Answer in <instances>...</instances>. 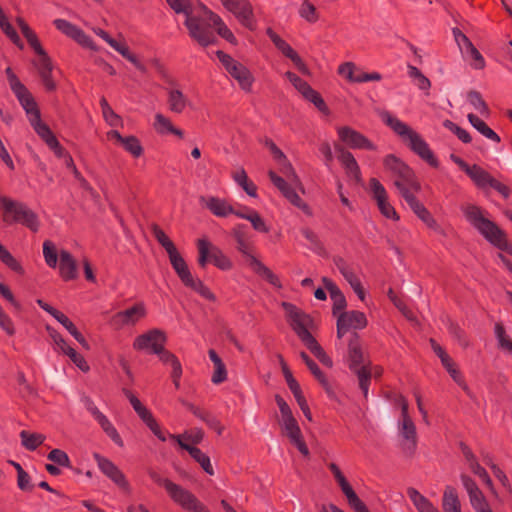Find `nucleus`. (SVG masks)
Here are the masks:
<instances>
[{
  "label": "nucleus",
  "mask_w": 512,
  "mask_h": 512,
  "mask_svg": "<svg viewBox=\"0 0 512 512\" xmlns=\"http://www.w3.org/2000/svg\"><path fill=\"white\" fill-rule=\"evenodd\" d=\"M177 14H184L185 26L189 36L201 46H209L216 41L211 30L213 27L219 36L229 43L236 44L237 40L222 18L200 2L190 0H166Z\"/></svg>",
  "instance_id": "1"
},
{
  "label": "nucleus",
  "mask_w": 512,
  "mask_h": 512,
  "mask_svg": "<svg viewBox=\"0 0 512 512\" xmlns=\"http://www.w3.org/2000/svg\"><path fill=\"white\" fill-rule=\"evenodd\" d=\"M268 147L280 173L286 178L280 177L271 170L268 173L271 182L292 205L302 210L305 214L311 215V209L297 193V189L302 190V184L290 161L273 142H269Z\"/></svg>",
  "instance_id": "2"
},
{
  "label": "nucleus",
  "mask_w": 512,
  "mask_h": 512,
  "mask_svg": "<svg viewBox=\"0 0 512 512\" xmlns=\"http://www.w3.org/2000/svg\"><path fill=\"white\" fill-rule=\"evenodd\" d=\"M461 211L466 221L491 245L512 255V244L506 233L492 220L488 213L475 204H464Z\"/></svg>",
  "instance_id": "3"
},
{
  "label": "nucleus",
  "mask_w": 512,
  "mask_h": 512,
  "mask_svg": "<svg viewBox=\"0 0 512 512\" xmlns=\"http://www.w3.org/2000/svg\"><path fill=\"white\" fill-rule=\"evenodd\" d=\"M380 118L422 160L433 167L438 166L437 158L418 132L388 111L381 112Z\"/></svg>",
  "instance_id": "4"
},
{
  "label": "nucleus",
  "mask_w": 512,
  "mask_h": 512,
  "mask_svg": "<svg viewBox=\"0 0 512 512\" xmlns=\"http://www.w3.org/2000/svg\"><path fill=\"white\" fill-rule=\"evenodd\" d=\"M347 363L349 369L357 375L359 387L367 397L372 371L369 369V360L365 357L357 335L349 341Z\"/></svg>",
  "instance_id": "5"
},
{
  "label": "nucleus",
  "mask_w": 512,
  "mask_h": 512,
  "mask_svg": "<svg viewBox=\"0 0 512 512\" xmlns=\"http://www.w3.org/2000/svg\"><path fill=\"white\" fill-rule=\"evenodd\" d=\"M151 479L162 486L170 498L183 509L189 512H210L191 492L182 486L163 478L155 472L150 473Z\"/></svg>",
  "instance_id": "6"
},
{
  "label": "nucleus",
  "mask_w": 512,
  "mask_h": 512,
  "mask_svg": "<svg viewBox=\"0 0 512 512\" xmlns=\"http://www.w3.org/2000/svg\"><path fill=\"white\" fill-rule=\"evenodd\" d=\"M43 257L48 267L55 269L58 267L60 277L65 281L73 280L77 277V263L71 253L67 250L58 252L56 246L50 240L43 243Z\"/></svg>",
  "instance_id": "7"
},
{
  "label": "nucleus",
  "mask_w": 512,
  "mask_h": 512,
  "mask_svg": "<svg viewBox=\"0 0 512 512\" xmlns=\"http://www.w3.org/2000/svg\"><path fill=\"white\" fill-rule=\"evenodd\" d=\"M278 408L280 410L279 423L282 427L284 434L289 438L290 442L297 447L299 452L307 457L309 449L303 439V435L299 424L292 414V411L287 402L280 396L275 398Z\"/></svg>",
  "instance_id": "8"
},
{
  "label": "nucleus",
  "mask_w": 512,
  "mask_h": 512,
  "mask_svg": "<svg viewBox=\"0 0 512 512\" xmlns=\"http://www.w3.org/2000/svg\"><path fill=\"white\" fill-rule=\"evenodd\" d=\"M282 307L285 310L291 328L303 344L307 345L310 341L315 340L311 334V331L316 328V323L313 318L291 303L283 302Z\"/></svg>",
  "instance_id": "9"
},
{
  "label": "nucleus",
  "mask_w": 512,
  "mask_h": 512,
  "mask_svg": "<svg viewBox=\"0 0 512 512\" xmlns=\"http://www.w3.org/2000/svg\"><path fill=\"white\" fill-rule=\"evenodd\" d=\"M198 263L201 267H205L208 262H212L217 268L228 271L232 268V261L224 254V252L206 238L198 239Z\"/></svg>",
  "instance_id": "10"
},
{
  "label": "nucleus",
  "mask_w": 512,
  "mask_h": 512,
  "mask_svg": "<svg viewBox=\"0 0 512 512\" xmlns=\"http://www.w3.org/2000/svg\"><path fill=\"white\" fill-rule=\"evenodd\" d=\"M216 55L229 75L237 81L239 87L245 92H250L254 83V77L250 70L223 51H217Z\"/></svg>",
  "instance_id": "11"
},
{
  "label": "nucleus",
  "mask_w": 512,
  "mask_h": 512,
  "mask_svg": "<svg viewBox=\"0 0 512 512\" xmlns=\"http://www.w3.org/2000/svg\"><path fill=\"white\" fill-rule=\"evenodd\" d=\"M401 407V416L398 420V433L403 439V448L409 453H413L417 446V431L416 426L409 416L408 403L405 398L399 399Z\"/></svg>",
  "instance_id": "12"
},
{
  "label": "nucleus",
  "mask_w": 512,
  "mask_h": 512,
  "mask_svg": "<svg viewBox=\"0 0 512 512\" xmlns=\"http://www.w3.org/2000/svg\"><path fill=\"white\" fill-rule=\"evenodd\" d=\"M384 166L396 177L394 184L399 192L402 191L403 187L416 188L418 181L413 171L399 158L394 155H387L384 158Z\"/></svg>",
  "instance_id": "13"
},
{
  "label": "nucleus",
  "mask_w": 512,
  "mask_h": 512,
  "mask_svg": "<svg viewBox=\"0 0 512 512\" xmlns=\"http://www.w3.org/2000/svg\"><path fill=\"white\" fill-rule=\"evenodd\" d=\"M31 126L38 136L47 144L58 158L65 159L69 153L61 146L50 128L41 121L40 111L33 112L28 116Z\"/></svg>",
  "instance_id": "14"
},
{
  "label": "nucleus",
  "mask_w": 512,
  "mask_h": 512,
  "mask_svg": "<svg viewBox=\"0 0 512 512\" xmlns=\"http://www.w3.org/2000/svg\"><path fill=\"white\" fill-rule=\"evenodd\" d=\"M220 2L243 26L250 30L255 29L256 21L253 7L248 0H220Z\"/></svg>",
  "instance_id": "15"
},
{
  "label": "nucleus",
  "mask_w": 512,
  "mask_h": 512,
  "mask_svg": "<svg viewBox=\"0 0 512 512\" xmlns=\"http://www.w3.org/2000/svg\"><path fill=\"white\" fill-rule=\"evenodd\" d=\"M5 72L7 75L9 86L15 94V96L17 97L19 103L25 110L27 117L30 116L33 112L38 111L39 109L31 93L21 83L19 78L12 71V69L8 67L6 68Z\"/></svg>",
  "instance_id": "16"
},
{
  "label": "nucleus",
  "mask_w": 512,
  "mask_h": 512,
  "mask_svg": "<svg viewBox=\"0 0 512 512\" xmlns=\"http://www.w3.org/2000/svg\"><path fill=\"white\" fill-rule=\"evenodd\" d=\"M453 35L462 55L469 60L470 66L476 70H482L486 61L470 39L459 29H453Z\"/></svg>",
  "instance_id": "17"
},
{
  "label": "nucleus",
  "mask_w": 512,
  "mask_h": 512,
  "mask_svg": "<svg viewBox=\"0 0 512 512\" xmlns=\"http://www.w3.org/2000/svg\"><path fill=\"white\" fill-rule=\"evenodd\" d=\"M167 337L164 331L154 328L137 336L133 342V348L138 351H148L155 354L165 346Z\"/></svg>",
  "instance_id": "18"
},
{
  "label": "nucleus",
  "mask_w": 512,
  "mask_h": 512,
  "mask_svg": "<svg viewBox=\"0 0 512 512\" xmlns=\"http://www.w3.org/2000/svg\"><path fill=\"white\" fill-rule=\"evenodd\" d=\"M285 77L291 82L295 89L301 93V95L311 103H313L317 109L325 114H329V109L324 102L321 95L315 91L305 80L301 79L293 72H286Z\"/></svg>",
  "instance_id": "19"
},
{
  "label": "nucleus",
  "mask_w": 512,
  "mask_h": 512,
  "mask_svg": "<svg viewBox=\"0 0 512 512\" xmlns=\"http://www.w3.org/2000/svg\"><path fill=\"white\" fill-rule=\"evenodd\" d=\"M329 469L345 495L350 507L353 508L355 512H370L364 502L357 496L340 468L335 463H330Z\"/></svg>",
  "instance_id": "20"
},
{
  "label": "nucleus",
  "mask_w": 512,
  "mask_h": 512,
  "mask_svg": "<svg viewBox=\"0 0 512 512\" xmlns=\"http://www.w3.org/2000/svg\"><path fill=\"white\" fill-rule=\"evenodd\" d=\"M147 314L146 306L143 302L117 312L110 320L111 325L116 329H122L126 326H134Z\"/></svg>",
  "instance_id": "21"
},
{
  "label": "nucleus",
  "mask_w": 512,
  "mask_h": 512,
  "mask_svg": "<svg viewBox=\"0 0 512 512\" xmlns=\"http://www.w3.org/2000/svg\"><path fill=\"white\" fill-rule=\"evenodd\" d=\"M367 324V317L361 311L341 312L337 317V337L342 338L350 330H362Z\"/></svg>",
  "instance_id": "22"
},
{
  "label": "nucleus",
  "mask_w": 512,
  "mask_h": 512,
  "mask_svg": "<svg viewBox=\"0 0 512 512\" xmlns=\"http://www.w3.org/2000/svg\"><path fill=\"white\" fill-rule=\"evenodd\" d=\"M55 27L67 37L73 39L79 45L92 51H98L97 45L92 38L87 35L81 28L65 19H55L53 21Z\"/></svg>",
  "instance_id": "23"
},
{
  "label": "nucleus",
  "mask_w": 512,
  "mask_h": 512,
  "mask_svg": "<svg viewBox=\"0 0 512 512\" xmlns=\"http://www.w3.org/2000/svg\"><path fill=\"white\" fill-rule=\"evenodd\" d=\"M83 403L87 411L92 415L94 420L100 425L105 434L118 446L124 445L121 436L111 423V421L104 415L95 405V403L88 397L83 399Z\"/></svg>",
  "instance_id": "24"
},
{
  "label": "nucleus",
  "mask_w": 512,
  "mask_h": 512,
  "mask_svg": "<svg viewBox=\"0 0 512 512\" xmlns=\"http://www.w3.org/2000/svg\"><path fill=\"white\" fill-rule=\"evenodd\" d=\"M92 31L103 39L110 47H112L115 51H117L120 55H122L125 59H127L130 63H132L136 69L145 73L146 66L134 55L125 42H119L113 39L105 30L92 27Z\"/></svg>",
  "instance_id": "25"
},
{
  "label": "nucleus",
  "mask_w": 512,
  "mask_h": 512,
  "mask_svg": "<svg viewBox=\"0 0 512 512\" xmlns=\"http://www.w3.org/2000/svg\"><path fill=\"white\" fill-rule=\"evenodd\" d=\"M162 77L169 85L165 88L167 92V103L169 110L173 113L181 114L189 104L188 98L178 88L175 81L166 72L162 73Z\"/></svg>",
  "instance_id": "26"
},
{
  "label": "nucleus",
  "mask_w": 512,
  "mask_h": 512,
  "mask_svg": "<svg viewBox=\"0 0 512 512\" xmlns=\"http://www.w3.org/2000/svg\"><path fill=\"white\" fill-rule=\"evenodd\" d=\"M337 134L339 140L351 149L376 150L375 144L351 127H339Z\"/></svg>",
  "instance_id": "27"
},
{
  "label": "nucleus",
  "mask_w": 512,
  "mask_h": 512,
  "mask_svg": "<svg viewBox=\"0 0 512 512\" xmlns=\"http://www.w3.org/2000/svg\"><path fill=\"white\" fill-rule=\"evenodd\" d=\"M200 205L217 218H227L232 215L233 204L226 198L215 195H205L199 198Z\"/></svg>",
  "instance_id": "28"
},
{
  "label": "nucleus",
  "mask_w": 512,
  "mask_h": 512,
  "mask_svg": "<svg viewBox=\"0 0 512 512\" xmlns=\"http://www.w3.org/2000/svg\"><path fill=\"white\" fill-rule=\"evenodd\" d=\"M247 226L242 223H238L231 229V235L237 244V250L245 257L246 264L250 263V257H256L252 253L251 245L247 239Z\"/></svg>",
  "instance_id": "29"
},
{
  "label": "nucleus",
  "mask_w": 512,
  "mask_h": 512,
  "mask_svg": "<svg viewBox=\"0 0 512 512\" xmlns=\"http://www.w3.org/2000/svg\"><path fill=\"white\" fill-rule=\"evenodd\" d=\"M94 459L97 462V465L101 472L105 474L108 478H110L114 483H116L119 486H124L126 484L123 473L112 461H110L108 458L101 456L98 453L94 454Z\"/></svg>",
  "instance_id": "30"
},
{
  "label": "nucleus",
  "mask_w": 512,
  "mask_h": 512,
  "mask_svg": "<svg viewBox=\"0 0 512 512\" xmlns=\"http://www.w3.org/2000/svg\"><path fill=\"white\" fill-rule=\"evenodd\" d=\"M322 282L325 289L329 292L330 298L333 302V315L338 317L341 312H345L344 309L347 305L346 298L338 286L331 279L323 277Z\"/></svg>",
  "instance_id": "31"
},
{
  "label": "nucleus",
  "mask_w": 512,
  "mask_h": 512,
  "mask_svg": "<svg viewBox=\"0 0 512 512\" xmlns=\"http://www.w3.org/2000/svg\"><path fill=\"white\" fill-rule=\"evenodd\" d=\"M0 204L3 209V221L7 224H13L20 218L21 211L26 204L12 200L6 196H0Z\"/></svg>",
  "instance_id": "32"
},
{
  "label": "nucleus",
  "mask_w": 512,
  "mask_h": 512,
  "mask_svg": "<svg viewBox=\"0 0 512 512\" xmlns=\"http://www.w3.org/2000/svg\"><path fill=\"white\" fill-rule=\"evenodd\" d=\"M443 512H462L461 501L457 489L452 485H446L442 495Z\"/></svg>",
  "instance_id": "33"
},
{
  "label": "nucleus",
  "mask_w": 512,
  "mask_h": 512,
  "mask_svg": "<svg viewBox=\"0 0 512 512\" xmlns=\"http://www.w3.org/2000/svg\"><path fill=\"white\" fill-rule=\"evenodd\" d=\"M337 150L339 151L338 159L346 170L347 175L354 179L356 182H360L361 171L355 157L352 155V153L344 150L343 148H338Z\"/></svg>",
  "instance_id": "34"
},
{
  "label": "nucleus",
  "mask_w": 512,
  "mask_h": 512,
  "mask_svg": "<svg viewBox=\"0 0 512 512\" xmlns=\"http://www.w3.org/2000/svg\"><path fill=\"white\" fill-rule=\"evenodd\" d=\"M248 267L258 276L265 279L276 288H281L282 284L279 277L274 274L265 264H263L257 257H250Z\"/></svg>",
  "instance_id": "35"
},
{
  "label": "nucleus",
  "mask_w": 512,
  "mask_h": 512,
  "mask_svg": "<svg viewBox=\"0 0 512 512\" xmlns=\"http://www.w3.org/2000/svg\"><path fill=\"white\" fill-rule=\"evenodd\" d=\"M178 444L182 449L188 451L191 457L200 464V466L207 474H214V469L212 467L210 458L204 452L193 445L181 441V437H178Z\"/></svg>",
  "instance_id": "36"
},
{
  "label": "nucleus",
  "mask_w": 512,
  "mask_h": 512,
  "mask_svg": "<svg viewBox=\"0 0 512 512\" xmlns=\"http://www.w3.org/2000/svg\"><path fill=\"white\" fill-rule=\"evenodd\" d=\"M153 127L160 135L173 134L179 138L184 137V132L181 129L176 128L172 121L162 113L155 114Z\"/></svg>",
  "instance_id": "37"
},
{
  "label": "nucleus",
  "mask_w": 512,
  "mask_h": 512,
  "mask_svg": "<svg viewBox=\"0 0 512 512\" xmlns=\"http://www.w3.org/2000/svg\"><path fill=\"white\" fill-rule=\"evenodd\" d=\"M473 183L480 189H485L489 186L492 180V176L480 166L474 164L469 165L464 171Z\"/></svg>",
  "instance_id": "38"
},
{
  "label": "nucleus",
  "mask_w": 512,
  "mask_h": 512,
  "mask_svg": "<svg viewBox=\"0 0 512 512\" xmlns=\"http://www.w3.org/2000/svg\"><path fill=\"white\" fill-rule=\"evenodd\" d=\"M407 494L418 512H439L438 508L415 488H409Z\"/></svg>",
  "instance_id": "39"
},
{
  "label": "nucleus",
  "mask_w": 512,
  "mask_h": 512,
  "mask_svg": "<svg viewBox=\"0 0 512 512\" xmlns=\"http://www.w3.org/2000/svg\"><path fill=\"white\" fill-rule=\"evenodd\" d=\"M167 254L174 271L176 272L177 276L183 283L192 274L188 268L186 261L178 252L177 248Z\"/></svg>",
  "instance_id": "40"
},
{
  "label": "nucleus",
  "mask_w": 512,
  "mask_h": 512,
  "mask_svg": "<svg viewBox=\"0 0 512 512\" xmlns=\"http://www.w3.org/2000/svg\"><path fill=\"white\" fill-rule=\"evenodd\" d=\"M208 355L210 360L214 364V372L211 377V381L214 384H220L224 382L227 379V370L226 366L221 360V358L218 356V354L215 352V350L210 349L208 351Z\"/></svg>",
  "instance_id": "41"
},
{
  "label": "nucleus",
  "mask_w": 512,
  "mask_h": 512,
  "mask_svg": "<svg viewBox=\"0 0 512 512\" xmlns=\"http://www.w3.org/2000/svg\"><path fill=\"white\" fill-rule=\"evenodd\" d=\"M467 118L470 124L484 137L496 143L500 142V137L477 115L470 113Z\"/></svg>",
  "instance_id": "42"
},
{
  "label": "nucleus",
  "mask_w": 512,
  "mask_h": 512,
  "mask_svg": "<svg viewBox=\"0 0 512 512\" xmlns=\"http://www.w3.org/2000/svg\"><path fill=\"white\" fill-rule=\"evenodd\" d=\"M420 188V184L417 182L416 188L403 187L402 191L399 192L415 214L419 213L422 209L425 208V206L420 201H418L415 196V193L419 192Z\"/></svg>",
  "instance_id": "43"
},
{
  "label": "nucleus",
  "mask_w": 512,
  "mask_h": 512,
  "mask_svg": "<svg viewBox=\"0 0 512 512\" xmlns=\"http://www.w3.org/2000/svg\"><path fill=\"white\" fill-rule=\"evenodd\" d=\"M183 284L194 290L204 299L209 301L215 300V295L210 291V289L200 279L194 278L192 274L183 282Z\"/></svg>",
  "instance_id": "44"
},
{
  "label": "nucleus",
  "mask_w": 512,
  "mask_h": 512,
  "mask_svg": "<svg viewBox=\"0 0 512 512\" xmlns=\"http://www.w3.org/2000/svg\"><path fill=\"white\" fill-rule=\"evenodd\" d=\"M467 102L477 111L481 116L488 117L490 114L489 108L478 91L472 90L467 93Z\"/></svg>",
  "instance_id": "45"
},
{
  "label": "nucleus",
  "mask_w": 512,
  "mask_h": 512,
  "mask_svg": "<svg viewBox=\"0 0 512 512\" xmlns=\"http://www.w3.org/2000/svg\"><path fill=\"white\" fill-rule=\"evenodd\" d=\"M22 445L30 451L36 450L44 441L45 436L40 433H30L26 430L20 432Z\"/></svg>",
  "instance_id": "46"
},
{
  "label": "nucleus",
  "mask_w": 512,
  "mask_h": 512,
  "mask_svg": "<svg viewBox=\"0 0 512 512\" xmlns=\"http://www.w3.org/2000/svg\"><path fill=\"white\" fill-rule=\"evenodd\" d=\"M16 223H20L26 226L33 232H37L40 228V222L37 214L33 212L27 205L25 206L23 211H21L20 218H18V221Z\"/></svg>",
  "instance_id": "47"
},
{
  "label": "nucleus",
  "mask_w": 512,
  "mask_h": 512,
  "mask_svg": "<svg viewBox=\"0 0 512 512\" xmlns=\"http://www.w3.org/2000/svg\"><path fill=\"white\" fill-rule=\"evenodd\" d=\"M298 13L302 19L311 24L316 23L320 19V14L316 6L309 0H303L298 9Z\"/></svg>",
  "instance_id": "48"
},
{
  "label": "nucleus",
  "mask_w": 512,
  "mask_h": 512,
  "mask_svg": "<svg viewBox=\"0 0 512 512\" xmlns=\"http://www.w3.org/2000/svg\"><path fill=\"white\" fill-rule=\"evenodd\" d=\"M120 145L126 152L131 154L134 158L140 157L144 152L140 140L133 135L125 136Z\"/></svg>",
  "instance_id": "49"
},
{
  "label": "nucleus",
  "mask_w": 512,
  "mask_h": 512,
  "mask_svg": "<svg viewBox=\"0 0 512 512\" xmlns=\"http://www.w3.org/2000/svg\"><path fill=\"white\" fill-rule=\"evenodd\" d=\"M338 73L349 82L361 83L362 71L355 66L352 62H346L339 66Z\"/></svg>",
  "instance_id": "50"
},
{
  "label": "nucleus",
  "mask_w": 512,
  "mask_h": 512,
  "mask_svg": "<svg viewBox=\"0 0 512 512\" xmlns=\"http://www.w3.org/2000/svg\"><path fill=\"white\" fill-rule=\"evenodd\" d=\"M0 261L12 271L22 275L24 268L21 263L0 243Z\"/></svg>",
  "instance_id": "51"
},
{
  "label": "nucleus",
  "mask_w": 512,
  "mask_h": 512,
  "mask_svg": "<svg viewBox=\"0 0 512 512\" xmlns=\"http://www.w3.org/2000/svg\"><path fill=\"white\" fill-rule=\"evenodd\" d=\"M100 106L102 110V115L107 124H109L112 127H118L123 125L121 117L114 112V110L111 108V106L108 104L105 98H101Z\"/></svg>",
  "instance_id": "52"
},
{
  "label": "nucleus",
  "mask_w": 512,
  "mask_h": 512,
  "mask_svg": "<svg viewBox=\"0 0 512 512\" xmlns=\"http://www.w3.org/2000/svg\"><path fill=\"white\" fill-rule=\"evenodd\" d=\"M408 76L413 80V83L423 91H428L431 87L430 80L415 66L408 65Z\"/></svg>",
  "instance_id": "53"
},
{
  "label": "nucleus",
  "mask_w": 512,
  "mask_h": 512,
  "mask_svg": "<svg viewBox=\"0 0 512 512\" xmlns=\"http://www.w3.org/2000/svg\"><path fill=\"white\" fill-rule=\"evenodd\" d=\"M268 37L276 46V48L283 53L286 57H290L296 51L279 35H277L271 28H268L266 31Z\"/></svg>",
  "instance_id": "54"
},
{
  "label": "nucleus",
  "mask_w": 512,
  "mask_h": 512,
  "mask_svg": "<svg viewBox=\"0 0 512 512\" xmlns=\"http://www.w3.org/2000/svg\"><path fill=\"white\" fill-rule=\"evenodd\" d=\"M495 336L500 349L512 355V339L506 334L504 327L499 323L495 325Z\"/></svg>",
  "instance_id": "55"
},
{
  "label": "nucleus",
  "mask_w": 512,
  "mask_h": 512,
  "mask_svg": "<svg viewBox=\"0 0 512 512\" xmlns=\"http://www.w3.org/2000/svg\"><path fill=\"white\" fill-rule=\"evenodd\" d=\"M471 506L476 512H492L481 490L468 495Z\"/></svg>",
  "instance_id": "56"
},
{
  "label": "nucleus",
  "mask_w": 512,
  "mask_h": 512,
  "mask_svg": "<svg viewBox=\"0 0 512 512\" xmlns=\"http://www.w3.org/2000/svg\"><path fill=\"white\" fill-rule=\"evenodd\" d=\"M301 359L305 362L314 377L324 386H328V381L325 374L320 370L317 364L309 358L305 352L300 353Z\"/></svg>",
  "instance_id": "57"
},
{
  "label": "nucleus",
  "mask_w": 512,
  "mask_h": 512,
  "mask_svg": "<svg viewBox=\"0 0 512 512\" xmlns=\"http://www.w3.org/2000/svg\"><path fill=\"white\" fill-rule=\"evenodd\" d=\"M311 353L325 366L332 367L333 362L332 359L325 353L323 348L319 345V343L315 340L310 341L309 344L305 345Z\"/></svg>",
  "instance_id": "58"
},
{
  "label": "nucleus",
  "mask_w": 512,
  "mask_h": 512,
  "mask_svg": "<svg viewBox=\"0 0 512 512\" xmlns=\"http://www.w3.org/2000/svg\"><path fill=\"white\" fill-rule=\"evenodd\" d=\"M336 266L351 288L361 282L352 268H350L343 259H338L336 261Z\"/></svg>",
  "instance_id": "59"
},
{
  "label": "nucleus",
  "mask_w": 512,
  "mask_h": 512,
  "mask_svg": "<svg viewBox=\"0 0 512 512\" xmlns=\"http://www.w3.org/2000/svg\"><path fill=\"white\" fill-rule=\"evenodd\" d=\"M369 191L375 202L389 198L385 187L376 178H371L369 180Z\"/></svg>",
  "instance_id": "60"
},
{
  "label": "nucleus",
  "mask_w": 512,
  "mask_h": 512,
  "mask_svg": "<svg viewBox=\"0 0 512 512\" xmlns=\"http://www.w3.org/2000/svg\"><path fill=\"white\" fill-rule=\"evenodd\" d=\"M245 220L251 223L253 229L260 233H268L270 228L262 218V216L255 210L252 214L244 216Z\"/></svg>",
  "instance_id": "61"
},
{
  "label": "nucleus",
  "mask_w": 512,
  "mask_h": 512,
  "mask_svg": "<svg viewBox=\"0 0 512 512\" xmlns=\"http://www.w3.org/2000/svg\"><path fill=\"white\" fill-rule=\"evenodd\" d=\"M155 354L158 355L163 364L170 366L172 370L182 367L178 358L167 351L164 346L160 349V352H155Z\"/></svg>",
  "instance_id": "62"
},
{
  "label": "nucleus",
  "mask_w": 512,
  "mask_h": 512,
  "mask_svg": "<svg viewBox=\"0 0 512 512\" xmlns=\"http://www.w3.org/2000/svg\"><path fill=\"white\" fill-rule=\"evenodd\" d=\"M376 205L380 211V213L387 219H391L394 221L399 220V215L396 212L395 208L389 202V198L376 202Z\"/></svg>",
  "instance_id": "63"
},
{
  "label": "nucleus",
  "mask_w": 512,
  "mask_h": 512,
  "mask_svg": "<svg viewBox=\"0 0 512 512\" xmlns=\"http://www.w3.org/2000/svg\"><path fill=\"white\" fill-rule=\"evenodd\" d=\"M153 234H154V237L156 238V240L165 249V251L167 253H169L172 250L176 249V246L174 245V243L165 234V232L161 228H159L158 226H155L153 228Z\"/></svg>",
  "instance_id": "64"
}]
</instances>
